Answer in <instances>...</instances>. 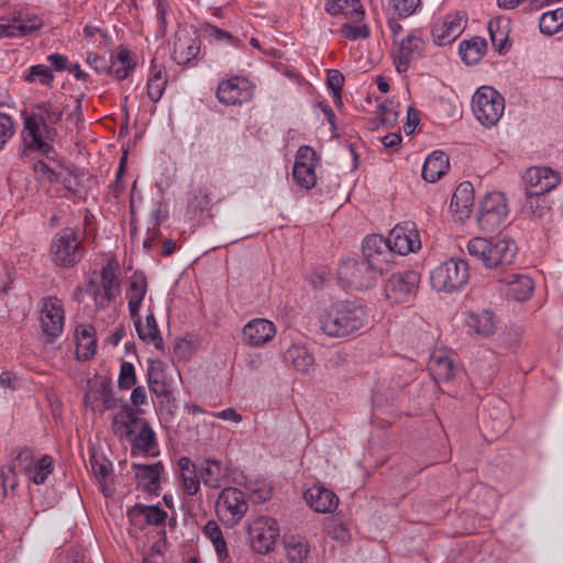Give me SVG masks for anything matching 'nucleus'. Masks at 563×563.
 Returning a JSON list of instances; mask_svg holds the SVG:
<instances>
[{"instance_id": "49530a36", "label": "nucleus", "mask_w": 563, "mask_h": 563, "mask_svg": "<svg viewBox=\"0 0 563 563\" xmlns=\"http://www.w3.org/2000/svg\"><path fill=\"white\" fill-rule=\"evenodd\" d=\"M25 82L34 84L37 82L42 86L49 87L54 81L53 70L42 64L31 66L26 73L22 75Z\"/></svg>"}, {"instance_id": "a19ab883", "label": "nucleus", "mask_w": 563, "mask_h": 563, "mask_svg": "<svg viewBox=\"0 0 563 563\" xmlns=\"http://www.w3.org/2000/svg\"><path fill=\"white\" fill-rule=\"evenodd\" d=\"M178 465L180 468L185 492L190 496L196 495L200 487V476H197L195 464L189 457L183 456L179 459Z\"/></svg>"}, {"instance_id": "680f3d73", "label": "nucleus", "mask_w": 563, "mask_h": 563, "mask_svg": "<svg viewBox=\"0 0 563 563\" xmlns=\"http://www.w3.org/2000/svg\"><path fill=\"white\" fill-rule=\"evenodd\" d=\"M14 132L15 126L13 119L7 113H0V152L14 135Z\"/></svg>"}, {"instance_id": "6e6d98bb", "label": "nucleus", "mask_w": 563, "mask_h": 563, "mask_svg": "<svg viewBox=\"0 0 563 563\" xmlns=\"http://www.w3.org/2000/svg\"><path fill=\"white\" fill-rule=\"evenodd\" d=\"M488 31L490 35L492 43L495 49L501 54L506 47L508 33L505 30L500 29L499 21H490L488 23Z\"/></svg>"}, {"instance_id": "72a5a7b5", "label": "nucleus", "mask_w": 563, "mask_h": 563, "mask_svg": "<svg viewBox=\"0 0 563 563\" xmlns=\"http://www.w3.org/2000/svg\"><path fill=\"white\" fill-rule=\"evenodd\" d=\"M166 365L161 360H150L147 365V383L151 391L157 396H165L168 393L166 384Z\"/></svg>"}, {"instance_id": "e433bc0d", "label": "nucleus", "mask_w": 563, "mask_h": 563, "mask_svg": "<svg viewBox=\"0 0 563 563\" xmlns=\"http://www.w3.org/2000/svg\"><path fill=\"white\" fill-rule=\"evenodd\" d=\"M284 548L290 563H303L310 551L308 541L300 536L286 537Z\"/></svg>"}, {"instance_id": "0eeeda50", "label": "nucleus", "mask_w": 563, "mask_h": 563, "mask_svg": "<svg viewBox=\"0 0 563 563\" xmlns=\"http://www.w3.org/2000/svg\"><path fill=\"white\" fill-rule=\"evenodd\" d=\"M85 290L92 298L97 309L109 307L119 294V282L113 266H103L99 276L89 279Z\"/></svg>"}, {"instance_id": "5fc2aeb1", "label": "nucleus", "mask_w": 563, "mask_h": 563, "mask_svg": "<svg viewBox=\"0 0 563 563\" xmlns=\"http://www.w3.org/2000/svg\"><path fill=\"white\" fill-rule=\"evenodd\" d=\"M340 32L350 41L364 40L371 34L368 26L366 24H358V22L342 24Z\"/></svg>"}, {"instance_id": "473e14b6", "label": "nucleus", "mask_w": 563, "mask_h": 563, "mask_svg": "<svg viewBox=\"0 0 563 563\" xmlns=\"http://www.w3.org/2000/svg\"><path fill=\"white\" fill-rule=\"evenodd\" d=\"M467 325L478 335L487 338L495 333L497 322L494 313L489 310L471 312L467 316Z\"/></svg>"}, {"instance_id": "2eb2a0df", "label": "nucleus", "mask_w": 563, "mask_h": 563, "mask_svg": "<svg viewBox=\"0 0 563 563\" xmlns=\"http://www.w3.org/2000/svg\"><path fill=\"white\" fill-rule=\"evenodd\" d=\"M363 261L368 263L374 269L384 273L389 267L391 253L382 235L373 234L364 239L362 244Z\"/></svg>"}, {"instance_id": "58836bf2", "label": "nucleus", "mask_w": 563, "mask_h": 563, "mask_svg": "<svg viewBox=\"0 0 563 563\" xmlns=\"http://www.w3.org/2000/svg\"><path fill=\"white\" fill-rule=\"evenodd\" d=\"M146 294V280L142 276H133L128 292L129 311L131 317L139 318L141 303Z\"/></svg>"}, {"instance_id": "f3484780", "label": "nucleus", "mask_w": 563, "mask_h": 563, "mask_svg": "<svg viewBox=\"0 0 563 563\" xmlns=\"http://www.w3.org/2000/svg\"><path fill=\"white\" fill-rule=\"evenodd\" d=\"M424 42L418 31L410 32L399 43L394 53V63L398 73H405L412 60L423 51Z\"/></svg>"}, {"instance_id": "ea45409f", "label": "nucleus", "mask_w": 563, "mask_h": 563, "mask_svg": "<svg viewBox=\"0 0 563 563\" xmlns=\"http://www.w3.org/2000/svg\"><path fill=\"white\" fill-rule=\"evenodd\" d=\"M135 328L141 340L153 344L156 349L162 347L163 339L153 314H148L144 323L140 319L135 320Z\"/></svg>"}, {"instance_id": "dca6fc26", "label": "nucleus", "mask_w": 563, "mask_h": 563, "mask_svg": "<svg viewBox=\"0 0 563 563\" xmlns=\"http://www.w3.org/2000/svg\"><path fill=\"white\" fill-rule=\"evenodd\" d=\"M525 191L545 195L561 181L559 174L549 167H530L522 176Z\"/></svg>"}, {"instance_id": "e2e57ef3", "label": "nucleus", "mask_w": 563, "mask_h": 563, "mask_svg": "<svg viewBox=\"0 0 563 563\" xmlns=\"http://www.w3.org/2000/svg\"><path fill=\"white\" fill-rule=\"evenodd\" d=\"M33 170L38 180L54 183L57 180V174L43 161L33 164Z\"/></svg>"}, {"instance_id": "603ef678", "label": "nucleus", "mask_w": 563, "mask_h": 563, "mask_svg": "<svg viewBox=\"0 0 563 563\" xmlns=\"http://www.w3.org/2000/svg\"><path fill=\"white\" fill-rule=\"evenodd\" d=\"M163 69H155L152 77L148 79L147 82V96L153 102H157L166 87V79L163 76Z\"/></svg>"}, {"instance_id": "13d9d810", "label": "nucleus", "mask_w": 563, "mask_h": 563, "mask_svg": "<svg viewBox=\"0 0 563 563\" xmlns=\"http://www.w3.org/2000/svg\"><path fill=\"white\" fill-rule=\"evenodd\" d=\"M136 383L134 365L130 362H122L118 378L119 388L128 390Z\"/></svg>"}, {"instance_id": "a878e982", "label": "nucleus", "mask_w": 563, "mask_h": 563, "mask_svg": "<svg viewBox=\"0 0 563 563\" xmlns=\"http://www.w3.org/2000/svg\"><path fill=\"white\" fill-rule=\"evenodd\" d=\"M285 363L301 374H309L314 369V357L307 346L291 344L285 352Z\"/></svg>"}, {"instance_id": "864d4df0", "label": "nucleus", "mask_w": 563, "mask_h": 563, "mask_svg": "<svg viewBox=\"0 0 563 563\" xmlns=\"http://www.w3.org/2000/svg\"><path fill=\"white\" fill-rule=\"evenodd\" d=\"M30 30L22 24H14L13 16H0V38L8 37H22L25 36V31Z\"/></svg>"}, {"instance_id": "20e7f679", "label": "nucleus", "mask_w": 563, "mask_h": 563, "mask_svg": "<svg viewBox=\"0 0 563 563\" xmlns=\"http://www.w3.org/2000/svg\"><path fill=\"white\" fill-rule=\"evenodd\" d=\"M49 253L55 265L74 267L84 257V247L78 233L71 228L58 231L51 243Z\"/></svg>"}, {"instance_id": "4c0bfd02", "label": "nucleus", "mask_w": 563, "mask_h": 563, "mask_svg": "<svg viewBox=\"0 0 563 563\" xmlns=\"http://www.w3.org/2000/svg\"><path fill=\"white\" fill-rule=\"evenodd\" d=\"M507 282L508 296L516 301H525L529 299L533 292L534 284L527 275L515 274Z\"/></svg>"}, {"instance_id": "aec40b11", "label": "nucleus", "mask_w": 563, "mask_h": 563, "mask_svg": "<svg viewBox=\"0 0 563 563\" xmlns=\"http://www.w3.org/2000/svg\"><path fill=\"white\" fill-rule=\"evenodd\" d=\"M275 334V324L262 318L249 321L242 329L243 342L250 346H262L272 341Z\"/></svg>"}, {"instance_id": "8fccbe9b", "label": "nucleus", "mask_w": 563, "mask_h": 563, "mask_svg": "<svg viewBox=\"0 0 563 563\" xmlns=\"http://www.w3.org/2000/svg\"><path fill=\"white\" fill-rule=\"evenodd\" d=\"M203 531L208 539L214 545L218 556L221 560L227 559L229 555L228 548L220 527L214 521H209L205 526Z\"/></svg>"}, {"instance_id": "1a4fd4ad", "label": "nucleus", "mask_w": 563, "mask_h": 563, "mask_svg": "<svg viewBox=\"0 0 563 563\" xmlns=\"http://www.w3.org/2000/svg\"><path fill=\"white\" fill-rule=\"evenodd\" d=\"M509 209L501 192L487 194L481 203L478 224L485 232H495L506 224Z\"/></svg>"}, {"instance_id": "9b49d317", "label": "nucleus", "mask_w": 563, "mask_h": 563, "mask_svg": "<svg viewBox=\"0 0 563 563\" xmlns=\"http://www.w3.org/2000/svg\"><path fill=\"white\" fill-rule=\"evenodd\" d=\"M252 549L260 554H267L275 549L279 537V526L271 517H258L249 526Z\"/></svg>"}, {"instance_id": "a18cd8bd", "label": "nucleus", "mask_w": 563, "mask_h": 563, "mask_svg": "<svg viewBox=\"0 0 563 563\" xmlns=\"http://www.w3.org/2000/svg\"><path fill=\"white\" fill-rule=\"evenodd\" d=\"M53 472V459L49 455H43L36 461L31 470L26 473V477L36 485L44 484L48 475Z\"/></svg>"}, {"instance_id": "79ce46f5", "label": "nucleus", "mask_w": 563, "mask_h": 563, "mask_svg": "<svg viewBox=\"0 0 563 563\" xmlns=\"http://www.w3.org/2000/svg\"><path fill=\"white\" fill-rule=\"evenodd\" d=\"M563 29V8L547 11L539 18V30L544 35H554Z\"/></svg>"}, {"instance_id": "7ed1b4c3", "label": "nucleus", "mask_w": 563, "mask_h": 563, "mask_svg": "<svg viewBox=\"0 0 563 563\" xmlns=\"http://www.w3.org/2000/svg\"><path fill=\"white\" fill-rule=\"evenodd\" d=\"M468 280V263L460 258H449L430 273L431 286L438 291H459L466 286Z\"/></svg>"}, {"instance_id": "774afa93", "label": "nucleus", "mask_w": 563, "mask_h": 563, "mask_svg": "<svg viewBox=\"0 0 563 563\" xmlns=\"http://www.w3.org/2000/svg\"><path fill=\"white\" fill-rule=\"evenodd\" d=\"M86 63L97 73L108 70L107 60L93 52H88Z\"/></svg>"}, {"instance_id": "69168bd1", "label": "nucleus", "mask_w": 563, "mask_h": 563, "mask_svg": "<svg viewBox=\"0 0 563 563\" xmlns=\"http://www.w3.org/2000/svg\"><path fill=\"white\" fill-rule=\"evenodd\" d=\"M36 461L33 459L32 453L29 450L20 451L15 459V466L25 475L31 470Z\"/></svg>"}, {"instance_id": "6e6552de", "label": "nucleus", "mask_w": 563, "mask_h": 563, "mask_svg": "<svg viewBox=\"0 0 563 563\" xmlns=\"http://www.w3.org/2000/svg\"><path fill=\"white\" fill-rule=\"evenodd\" d=\"M382 273L363 260L346 258L338 268L339 279L354 289H368L374 286Z\"/></svg>"}, {"instance_id": "c9c22d12", "label": "nucleus", "mask_w": 563, "mask_h": 563, "mask_svg": "<svg viewBox=\"0 0 563 563\" xmlns=\"http://www.w3.org/2000/svg\"><path fill=\"white\" fill-rule=\"evenodd\" d=\"M460 55L462 60L467 65L478 63L487 51V43L485 38L475 36L470 41H463L460 44Z\"/></svg>"}, {"instance_id": "f03ea898", "label": "nucleus", "mask_w": 563, "mask_h": 563, "mask_svg": "<svg viewBox=\"0 0 563 563\" xmlns=\"http://www.w3.org/2000/svg\"><path fill=\"white\" fill-rule=\"evenodd\" d=\"M368 322L366 308L354 300H340L319 316L321 331L329 338L343 339L362 331Z\"/></svg>"}, {"instance_id": "423d86ee", "label": "nucleus", "mask_w": 563, "mask_h": 563, "mask_svg": "<svg viewBox=\"0 0 563 563\" xmlns=\"http://www.w3.org/2000/svg\"><path fill=\"white\" fill-rule=\"evenodd\" d=\"M420 288V274L405 271L390 275L384 285V295L391 305L409 302Z\"/></svg>"}, {"instance_id": "052dcab7", "label": "nucleus", "mask_w": 563, "mask_h": 563, "mask_svg": "<svg viewBox=\"0 0 563 563\" xmlns=\"http://www.w3.org/2000/svg\"><path fill=\"white\" fill-rule=\"evenodd\" d=\"M389 3L400 18H407L421 5V0H390Z\"/></svg>"}, {"instance_id": "c85d7f7f", "label": "nucleus", "mask_w": 563, "mask_h": 563, "mask_svg": "<svg viewBox=\"0 0 563 563\" xmlns=\"http://www.w3.org/2000/svg\"><path fill=\"white\" fill-rule=\"evenodd\" d=\"M449 169V158L442 151L432 152L424 161L422 177L428 183H435Z\"/></svg>"}, {"instance_id": "9d476101", "label": "nucleus", "mask_w": 563, "mask_h": 563, "mask_svg": "<svg viewBox=\"0 0 563 563\" xmlns=\"http://www.w3.org/2000/svg\"><path fill=\"white\" fill-rule=\"evenodd\" d=\"M249 504L244 493L235 487H227L220 493L216 511L219 519L228 527L235 526L246 514Z\"/></svg>"}, {"instance_id": "bf43d9fd", "label": "nucleus", "mask_w": 563, "mask_h": 563, "mask_svg": "<svg viewBox=\"0 0 563 563\" xmlns=\"http://www.w3.org/2000/svg\"><path fill=\"white\" fill-rule=\"evenodd\" d=\"M91 471L96 479L103 484L111 472V463L102 456H91Z\"/></svg>"}, {"instance_id": "4d7b16f0", "label": "nucleus", "mask_w": 563, "mask_h": 563, "mask_svg": "<svg viewBox=\"0 0 563 563\" xmlns=\"http://www.w3.org/2000/svg\"><path fill=\"white\" fill-rule=\"evenodd\" d=\"M13 21L14 24H22L26 27H30V30L25 31V35L40 30L44 24V21L41 16L30 12H19L18 14H14Z\"/></svg>"}, {"instance_id": "338daca9", "label": "nucleus", "mask_w": 563, "mask_h": 563, "mask_svg": "<svg viewBox=\"0 0 563 563\" xmlns=\"http://www.w3.org/2000/svg\"><path fill=\"white\" fill-rule=\"evenodd\" d=\"M344 82L343 75L335 69L329 70L327 84L329 88L333 91L334 96H339Z\"/></svg>"}, {"instance_id": "3c124183", "label": "nucleus", "mask_w": 563, "mask_h": 563, "mask_svg": "<svg viewBox=\"0 0 563 563\" xmlns=\"http://www.w3.org/2000/svg\"><path fill=\"white\" fill-rule=\"evenodd\" d=\"M316 166L305 165V164H294L292 168V177L294 180L300 187L305 189H310L314 187L317 177L314 173Z\"/></svg>"}, {"instance_id": "de8ad7c7", "label": "nucleus", "mask_w": 563, "mask_h": 563, "mask_svg": "<svg viewBox=\"0 0 563 563\" xmlns=\"http://www.w3.org/2000/svg\"><path fill=\"white\" fill-rule=\"evenodd\" d=\"M131 519L143 517L148 525H161L165 521L166 512L158 506H135L129 511Z\"/></svg>"}, {"instance_id": "a211bd4d", "label": "nucleus", "mask_w": 563, "mask_h": 563, "mask_svg": "<svg viewBox=\"0 0 563 563\" xmlns=\"http://www.w3.org/2000/svg\"><path fill=\"white\" fill-rule=\"evenodd\" d=\"M137 411L129 404L121 406V410L117 412L112 419V430L115 435L121 439L131 441L137 433L145 419L137 416Z\"/></svg>"}, {"instance_id": "09e8293b", "label": "nucleus", "mask_w": 563, "mask_h": 563, "mask_svg": "<svg viewBox=\"0 0 563 563\" xmlns=\"http://www.w3.org/2000/svg\"><path fill=\"white\" fill-rule=\"evenodd\" d=\"M130 442L134 449L144 453L152 451L155 445V433L146 420H144L143 427L140 428Z\"/></svg>"}, {"instance_id": "bb28decb", "label": "nucleus", "mask_w": 563, "mask_h": 563, "mask_svg": "<svg viewBox=\"0 0 563 563\" xmlns=\"http://www.w3.org/2000/svg\"><path fill=\"white\" fill-rule=\"evenodd\" d=\"M135 67L136 60L131 52L124 47H119L111 57L108 73L118 80H123L129 77L130 73L133 71Z\"/></svg>"}, {"instance_id": "393cba45", "label": "nucleus", "mask_w": 563, "mask_h": 563, "mask_svg": "<svg viewBox=\"0 0 563 563\" xmlns=\"http://www.w3.org/2000/svg\"><path fill=\"white\" fill-rule=\"evenodd\" d=\"M474 189L471 183L460 184L451 199L450 210L459 220H465L471 216L474 206Z\"/></svg>"}, {"instance_id": "f257e3e1", "label": "nucleus", "mask_w": 563, "mask_h": 563, "mask_svg": "<svg viewBox=\"0 0 563 563\" xmlns=\"http://www.w3.org/2000/svg\"><path fill=\"white\" fill-rule=\"evenodd\" d=\"M64 108L55 101H42L22 112V137L26 148L46 156L53 152L51 142L56 135V124L62 120Z\"/></svg>"}, {"instance_id": "37998d69", "label": "nucleus", "mask_w": 563, "mask_h": 563, "mask_svg": "<svg viewBox=\"0 0 563 563\" xmlns=\"http://www.w3.org/2000/svg\"><path fill=\"white\" fill-rule=\"evenodd\" d=\"M467 252L474 258L481 261L486 267L492 268L489 264L492 241L485 238H473L467 242Z\"/></svg>"}, {"instance_id": "7c9ffc66", "label": "nucleus", "mask_w": 563, "mask_h": 563, "mask_svg": "<svg viewBox=\"0 0 563 563\" xmlns=\"http://www.w3.org/2000/svg\"><path fill=\"white\" fill-rule=\"evenodd\" d=\"M325 11L332 15L343 14L351 22H361L365 15L360 0H332L327 3Z\"/></svg>"}, {"instance_id": "ddd939ff", "label": "nucleus", "mask_w": 563, "mask_h": 563, "mask_svg": "<svg viewBox=\"0 0 563 563\" xmlns=\"http://www.w3.org/2000/svg\"><path fill=\"white\" fill-rule=\"evenodd\" d=\"M254 95L251 81L242 76H233L218 85L217 98L220 103L234 106L250 101Z\"/></svg>"}, {"instance_id": "4468645a", "label": "nucleus", "mask_w": 563, "mask_h": 563, "mask_svg": "<svg viewBox=\"0 0 563 563\" xmlns=\"http://www.w3.org/2000/svg\"><path fill=\"white\" fill-rule=\"evenodd\" d=\"M65 310L63 302L55 296L41 300L40 322L43 332L48 336H58L64 329Z\"/></svg>"}, {"instance_id": "412c9836", "label": "nucleus", "mask_w": 563, "mask_h": 563, "mask_svg": "<svg viewBox=\"0 0 563 563\" xmlns=\"http://www.w3.org/2000/svg\"><path fill=\"white\" fill-rule=\"evenodd\" d=\"M200 51V41L192 33L180 30L176 32L173 43V59L178 65L188 64Z\"/></svg>"}, {"instance_id": "c756f323", "label": "nucleus", "mask_w": 563, "mask_h": 563, "mask_svg": "<svg viewBox=\"0 0 563 563\" xmlns=\"http://www.w3.org/2000/svg\"><path fill=\"white\" fill-rule=\"evenodd\" d=\"M517 251V245L511 240L503 239L495 242L492 241L490 257L488 258L492 268L512 264Z\"/></svg>"}, {"instance_id": "5701e85b", "label": "nucleus", "mask_w": 563, "mask_h": 563, "mask_svg": "<svg viewBox=\"0 0 563 563\" xmlns=\"http://www.w3.org/2000/svg\"><path fill=\"white\" fill-rule=\"evenodd\" d=\"M305 499L316 512H332L339 505L338 496L330 489L313 485L305 492Z\"/></svg>"}, {"instance_id": "0e129e2a", "label": "nucleus", "mask_w": 563, "mask_h": 563, "mask_svg": "<svg viewBox=\"0 0 563 563\" xmlns=\"http://www.w3.org/2000/svg\"><path fill=\"white\" fill-rule=\"evenodd\" d=\"M295 164L316 166V151L308 145L300 146L296 153Z\"/></svg>"}, {"instance_id": "b1692460", "label": "nucleus", "mask_w": 563, "mask_h": 563, "mask_svg": "<svg viewBox=\"0 0 563 563\" xmlns=\"http://www.w3.org/2000/svg\"><path fill=\"white\" fill-rule=\"evenodd\" d=\"M76 344V357L80 361L90 360L97 349L96 330L91 324H78L74 333Z\"/></svg>"}, {"instance_id": "6ab92c4d", "label": "nucleus", "mask_w": 563, "mask_h": 563, "mask_svg": "<svg viewBox=\"0 0 563 563\" xmlns=\"http://www.w3.org/2000/svg\"><path fill=\"white\" fill-rule=\"evenodd\" d=\"M84 402L92 410L101 412L119 407V399L114 396L110 384L106 382L91 384L85 394Z\"/></svg>"}, {"instance_id": "cd10ccee", "label": "nucleus", "mask_w": 563, "mask_h": 563, "mask_svg": "<svg viewBox=\"0 0 563 563\" xmlns=\"http://www.w3.org/2000/svg\"><path fill=\"white\" fill-rule=\"evenodd\" d=\"M203 484L210 488H219L229 475V468L219 460H206L199 468Z\"/></svg>"}, {"instance_id": "2f4dec72", "label": "nucleus", "mask_w": 563, "mask_h": 563, "mask_svg": "<svg viewBox=\"0 0 563 563\" xmlns=\"http://www.w3.org/2000/svg\"><path fill=\"white\" fill-rule=\"evenodd\" d=\"M429 369L435 382H449L455 375V365L453 360L445 352L432 354L429 363Z\"/></svg>"}, {"instance_id": "4be33fe9", "label": "nucleus", "mask_w": 563, "mask_h": 563, "mask_svg": "<svg viewBox=\"0 0 563 563\" xmlns=\"http://www.w3.org/2000/svg\"><path fill=\"white\" fill-rule=\"evenodd\" d=\"M463 29V18L459 13H452L433 25L432 36L438 45H446L459 37Z\"/></svg>"}, {"instance_id": "f8f14e48", "label": "nucleus", "mask_w": 563, "mask_h": 563, "mask_svg": "<svg viewBox=\"0 0 563 563\" xmlns=\"http://www.w3.org/2000/svg\"><path fill=\"white\" fill-rule=\"evenodd\" d=\"M387 244L390 253L407 255L421 249L420 234L413 222H401L389 232Z\"/></svg>"}, {"instance_id": "c03bdc74", "label": "nucleus", "mask_w": 563, "mask_h": 563, "mask_svg": "<svg viewBox=\"0 0 563 563\" xmlns=\"http://www.w3.org/2000/svg\"><path fill=\"white\" fill-rule=\"evenodd\" d=\"M522 210L533 218L541 219L548 213L550 206L544 195L526 192Z\"/></svg>"}, {"instance_id": "f704fd0d", "label": "nucleus", "mask_w": 563, "mask_h": 563, "mask_svg": "<svg viewBox=\"0 0 563 563\" xmlns=\"http://www.w3.org/2000/svg\"><path fill=\"white\" fill-rule=\"evenodd\" d=\"M133 467L137 470L135 477L139 486L150 493L156 492L158 489L159 475L162 471L159 463L152 465L134 464Z\"/></svg>"}, {"instance_id": "39448f33", "label": "nucleus", "mask_w": 563, "mask_h": 563, "mask_svg": "<svg viewBox=\"0 0 563 563\" xmlns=\"http://www.w3.org/2000/svg\"><path fill=\"white\" fill-rule=\"evenodd\" d=\"M472 110L482 125L492 128L504 114L505 99L495 88L482 86L473 95Z\"/></svg>"}]
</instances>
